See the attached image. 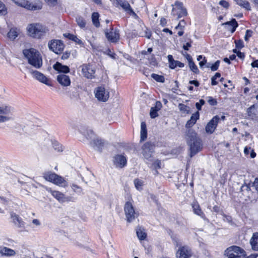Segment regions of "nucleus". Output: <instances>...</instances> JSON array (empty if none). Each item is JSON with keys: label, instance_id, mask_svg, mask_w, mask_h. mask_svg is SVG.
Masks as SVG:
<instances>
[{"label": "nucleus", "instance_id": "nucleus-1", "mask_svg": "<svg viewBox=\"0 0 258 258\" xmlns=\"http://www.w3.org/2000/svg\"><path fill=\"white\" fill-rule=\"evenodd\" d=\"M30 36L35 39H41L49 33L48 28L40 23L29 24L27 28Z\"/></svg>", "mask_w": 258, "mask_h": 258}, {"label": "nucleus", "instance_id": "nucleus-2", "mask_svg": "<svg viewBox=\"0 0 258 258\" xmlns=\"http://www.w3.org/2000/svg\"><path fill=\"white\" fill-rule=\"evenodd\" d=\"M23 52L30 64L36 69H40L42 67V59L38 50L31 48L29 49H24Z\"/></svg>", "mask_w": 258, "mask_h": 258}, {"label": "nucleus", "instance_id": "nucleus-3", "mask_svg": "<svg viewBox=\"0 0 258 258\" xmlns=\"http://www.w3.org/2000/svg\"><path fill=\"white\" fill-rule=\"evenodd\" d=\"M43 177L47 181L57 185L66 187L67 183L64 178L51 171H47L43 173Z\"/></svg>", "mask_w": 258, "mask_h": 258}, {"label": "nucleus", "instance_id": "nucleus-4", "mask_svg": "<svg viewBox=\"0 0 258 258\" xmlns=\"http://www.w3.org/2000/svg\"><path fill=\"white\" fill-rule=\"evenodd\" d=\"M245 252L242 248L234 245L224 251L223 258H245Z\"/></svg>", "mask_w": 258, "mask_h": 258}, {"label": "nucleus", "instance_id": "nucleus-5", "mask_svg": "<svg viewBox=\"0 0 258 258\" xmlns=\"http://www.w3.org/2000/svg\"><path fill=\"white\" fill-rule=\"evenodd\" d=\"M14 108L9 105L0 106V123L5 122L14 119L13 112Z\"/></svg>", "mask_w": 258, "mask_h": 258}, {"label": "nucleus", "instance_id": "nucleus-6", "mask_svg": "<svg viewBox=\"0 0 258 258\" xmlns=\"http://www.w3.org/2000/svg\"><path fill=\"white\" fill-rule=\"evenodd\" d=\"M172 6L173 7L172 15L177 16L178 19L187 16L186 9L183 7L182 3L177 1L175 2L174 5Z\"/></svg>", "mask_w": 258, "mask_h": 258}, {"label": "nucleus", "instance_id": "nucleus-7", "mask_svg": "<svg viewBox=\"0 0 258 258\" xmlns=\"http://www.w3.org/2000/svg\"><path fill=\"white\" fill-rule=\"evenodd\" d=\"M155 147V144L151 142H147L142 146V154L146 160L151 161Z\"/></svg>", "mask_w": 258, "mask_h": 258}, {"label": "nucleus", "instance_id": "nucleus-8", "mask_svg": "<svg viewBox=\"0 0 258 258\" xmlns=\"http://www.w3.org/2000/svg\"><path fill=\"white\" fill-rule=\"evenodd\" d=\"M48 46L50 50L58 54L63 50L64 45L62 41L53 39L49 41Z\"/></svg>", "mask_w": 258, "mask_h": 258}, {"label": "nucleus", "instance_id": "nucleus-9", "mask_svg": "<svg viewBox=\"0 0 258 258\" xmlns=\"http://www.w3.org/2000/svg\"><path fill=\"white\" fill-rule=\"evenodd\" d=\"M104 33L107 40L112 43H116L119 40L120 35L118 29H106Z\"/></svg>", "mask_w": 258, "mask_h": 258}, {"label": "nucleus", "instance_id": "nucleus-10", "mask_svg": "<svg viewBox=\"0 0 258 258\" xmlns=\"http://www.w3.org/2000/svg\"><path fill=\"white\" fill-rule=\"evenodd\" d=\"M83 76L88 79H92L95 78V70L89 64H83L80 66Z\"/></svg>", "mask_w": 258, "mask_h": 258}, {"label": "nucleus", "instance_id": "nucleus-11", "mask_svg": "<svg viewBox=\"0 0 258 258\" xmlns=\"http://www.w3.org/2000/svg\"><path fill=\"white\" fill-rule=\"evenodd\" d=\"M124 211L128 222H131L135 219L136 213L131 203L127 202L125 204Z\"/></svg>", "mask_w": 258, "mask_h": 258}, {"label": "nucleus", "instance_id": "nucleus-12", "mask_svg": "<svg viewBox=\"0 0 258 258\" xmlns=\"http://www.w3.org/2000/svg\"><path fill=\"white\" fill-rule=\"evenodd\" d=\"M190 149V156L192 157L200 152L202 148V140L200 138L195 140L188 144Z\"/></svg>", "mask_w": 258, "mask_h": 258}, {"label": "nucleus", "instance_id": "nucleus-13", "mask_svg": "<svg viewBox=\"0 0 258 258\" xmlns=\"http://www.w3.org/2000/svg\"><path fill=\"white\" fill-rule=\"evenodd\" d=\"M29 72L35 79L39 82L45 84L48 86H51V84L49 83L48 78L41 73L37 71H34L32 69H29Z\"/></svg>", "mask_w": 258, "mask_h": 258}, {"label": "nucleus", "instance_id": "nucleus-14", "mask_svg": "<svg viewBox=\"0 0 258 258\" xmlns=\"http://www.w3.org/2000/svg\"><path fill=\"white\" fill-rule=\"evenodd\" d=\"M95 97L100 101L105 102L109 98V92L106 91L104 87L100 86L96 88Z\"/></svg>", "mask_w": 258, "mask_h": 258}, {"label": "nucleus", "instance_id": "nucleus-15", "mask_svg": "<svg viewBox=\"0 0 258 258\" xmlns=\"http://www.w3.org/2000/svg\"><path fill=\"white\" fill-rule=\"evenodd\" d=\"M191 255V250L187 246L180 247L176 252L177 258H189Z\"/></svg>", "mask_w": 258, "mask_h": 258}, {"label": "nucleus", "instance_id": "nucleus-16", "mask_svg": "<svg viewBox=\"0 0 258 258\" xmlns=\"http://www.w3.org/2000/svg\"><path fill=\"white\" fill-rule=\"evenodd\" d=\"M220 118L218 116L216 115L214 116L211 120L207 123L205 127V130L207 133L212 134L216 129Z\"/></svg>", "mask_w": 258, "mask_h": 258}, {"label": "nucleus", "instance_id": "nucleus-17", "mask_svg": "<svg viewBox=\"0 0 258 258\" xmlns=\"http://www.w3.org/2000/svg\"><path fill=\"white\" fill-rule=\"evenodd\" d=\"M15 3L17 4L18 6H20L22 7H24L29 10H40L42 8V6L41 4L39 5H33L30 3L28 1H26L25 0L21 1V2L14 1Z\"/></svg>", "mask_w": 258, "mask_h": 258}, {"label": "nucleus", "instance_id": "nucleus-18", "mask_svg": "<svg viewBox=\"0 0 258 258\" xmlns=\"http://www.w3.org/2000/svg\"><path fill=\"white\" fill-rule=\"evenodd\" d=\"M11 217L12 219L13 223L16 227L21 229V230L25 228V222L18 215L14 213H12L11 214Z\"/></svg>", "mask_w": 258, "mask_h": 258}, {"label": "nucleus", "instance_id": "nucleus-19", "mask_svg": "<svg viewBox=\"0 0 258 258\" xmlns=\"http://www.w3.org/2000/svg\"><path fill=\"white\" fill-rule=\"evenodd\" d=\"M90 145L95 150L101 152L104 146L105 142L103 140L96 137L93 141L90 142Z\"/></svg>", "mask_w": 258, "mask_h": 258}, {"label": "nucleus", "instance_id": "nucleus-20", "mask_svg": "<svg viewBox=\"0 0 258 258\" xmlns=\"http://www.w3.org/2000/svg\"><path fill=\"white\" fill-rule=\"evenodd\" d=\"M199 138H200L198 137L197 134L193 129L188 128L186 131L185 133V139L187 144Z\"/></svg>", "mask_w": 258, "mask_h": 258}, {"label": "nucleus", "instance_id": "nucleus-21", "mask_svg": "<svg viewBox=\"0 0 258 258\" xmlns=\"http://www.w3.org/2000/svg\"><path fill=\"white\" fill-rule=\"evenodd\" d=\"M16 252L15 250L4 246H0V255L1 256L12 257L15 256Z\"/></svg>", "mask_w": 258, "mask_h": 258}, {"label": "nucleus", "instance_id": "nucleus-22", "mask_svg": "<svg viewBox=\"0 0 258 258\" xmlns=\"http://www.w3.org/2000/svg\"><path fill=\"white\" fill-rule=\"evenodd\" d=\"M113 162L116 167L122 168L126 165V159L123 155H117L114 157Z\"/></svg>", "mask_w": 258, "mask_h": 258}, {"label": "nucleus", "instance_id": "nucleus-23", "mask_svg": "<svg viewBox=\"0 0 258 258\" xmlns=\"http://www.w3.org/2000/svg\"><path fill=\"white\" fill-rule=\"evenodd\" d=\"M57 81L63 86H69L71 84L70 77L64 74H60L57 77Z\"/></svg>", "mask_w": 258, "mask_h": 258}, {"label": "nucleus", "instance_id": "nucleus-24", "mask_svg": "<svg viewBox=\"0 0 258 258\" xmlns=\"http://www.w3.org/2000/svg\"><path fill=\"white\" fill-rule=\"evenodd\" d=\"M199 117L200 113L198 111L192 114L190 119L187 121L185 124V127L188 128V129L191 127L196 123L197 120L199 119Z\"/></svg>", "mask_w": 258, "mask_h": 258}, {"label": "nucleus", "instance_id": "nucleus-25", "mask_svg": "<svg viewBox=\"0 0 258 258\" xmlns=\"http://www.w3.org/2000/svg\"><path fill=\"white\" fill-rule=\"evenodd\" d=\"M142 29L141 31H140L139 33H137L136 35H138L139 37H145L148 39H150L152 36V32L149 30L144 25L143 26L141 25Z\"/></svg>", "mask_w": 258, "mask_h": 258}, {"label": "nucleus", "instance_id": "nucleus-26", "mask_svg": "<svg viewBox=\"0 0 258 258\" xmlns=\"http://www.w3.org/2000/svg\"><path fill=\"white\" fill-rule=\"evenodd\" d=\"M53 69L59 73H68L70 68L67 66L62 65L61 63L56 62L53 66Z\"/></svg>", "mask_w": 258, "mask_h": 258}, {"label": "nucleus", "instance_id": "nucleus-27", "mask_svg": "<svg viewBox=\"0 0 258 258\" xmlns=\"http://www.w3.org/2000/svg\"><path fill=\"white\" fill-rule=\"evenodd\" d=\"M47 190L59 202L62 203L64 194L59 191L52 190L50 188H47Z\"/></svg>", "mask_w": 258, "mask_h": 258}, {"label": "nucleus", "instance_id": "nucleus-28", "mask_svg": "<svg viewBox=\"0 0 258 258\" xmlns=\"http://www.w3.org/2000/svg\"><path fill=\"white\" fill-rule=\"evenodd\" d=\"M161 103L160 102H156V106L152 107L150 110V116L152 118H155L158 116V111L160 109Z\"/></svg>", "mask_w": 258, "mask_h": 258}, {"label": "nucleus", "instance_id": "nucleus-29", "mask_svg": "<svg viewBox=\"0 0 258 258\" xmlns=\"http://www.w3.org/2000/svg\"><path fill=\"white\" fill-rule=\"evenodd\" d=\"M250 243L253 250H258V232L253 234L250 240Z\"/></svg>", "mask_w": 258, "mask_h": 258}, {"label": "nucleus", "instance_id": "nucleus-30", "mask_svg": "<svg viewBox=\"0 0 258 258\" xmlns=\"http://www.w3.org/2000/svg\"><path fill=\"white\" fill-rule=\"evenodd\" d=\"M20 30L16 28H11L8 33V38L12 41H14L19 35Z\"/></svg>", "mask_w": 258, "mask_h": 258}, {"label": "nucleus", "instance_id": "nucleus-31", "mask_svg": "<svg viewBox=\"0 0 258 258\" xmlns=\"http://www.w3.org/2000/svg\"><path fill=\"white\" fill-rule=\"evenodd\" d=\"M83 135L90 142L93 141L97 137L93 131L90 129L85 130L83 133Z\"/></svg>", "mask_w": 258, "mask_h": 258}, {"label": "nucleus", "instance_id": "nucleus-32", "mask_svg": "<svg viewBox=\"0 0 258 258\" xmlns=\"http://www.w3.org/2000/svg\"><path fill=\"white\" fill-rule=\"evenodd\" d=\"M141 141H144L147 137L146 124L145 122H142L141 124Z\"/></svg>", "mask_w": 258, "mask_h": 258}, {"label": "nucleus", "instance_id": "nucleus-33", "mask_svg": "<svg viewBox=\"0 0 258 258\" xmlns=\"http://www.w3.org/2000/svg\"><path fill=\"white\" fill-rule=\"evenodd\" d=\"M63 36L68 38L70 40H71L74 42H75L76 43L80 44V45H83V43L82 40H81L80 39H79L77 36L74 35L73 34H70V33H64L63 34Z\"/></svg>", "mask_w": 258, "mask_h": 258}, {"label": "nucleus", "instance_id": "nucleus-34", "mask_svg": "<svg viewBox=\"0 0 258 258\" xmlns=\"http://www.w3.org/2000/svg\"><path fill=\"white\" fill-rule=\"evenodd\" d=\"M236 4L244 8L247 11L251 10V7L249 2L246 0H234Z\"/></svg>", "mask_w": 258, "mask_h": 258}, {"label": "nucleus", "instance_id": "nucleus-35", "mask_svg": "<svg viewBox=\"0 0 258 258\" xmlns=\"http://www.w3.org/2000/svg\"><path fill=\"white\" fill-rule=\"evenodd\" d=\"M99 14L97 12H93L92 14L91 19L93 24L96 27H99L100 26V22L99 21Z\"/></svg>", "mask_w": 258, "mask_h": 258}, {"label": "nucleus", "instance_id": "nucleus-36", "mask_svg": "<svg viewBox=\"0 0 258 258\" xmlns=\"http://www.w3.org/2000/svg\"><path fill=\"white\" fill-rule=\"evenodd\" d=\"M136 233L138 237L141 240H144L147 236L144 229H142L141 227H139L137 229Z\"/></svg>", "mask_w": 258, "mask_h": 258}, {"label": "nucleus", "instance_id": "nucleus-37", "mask_svg": "<svg viewBox=\"0 0 258 258\" xmlns=\"http://www.w3.org/2000/svg\"><path fill=\"white\" fill-rule=\"evenodd\" d=\"M223 25L232 26V28L231 30L232 33H233L235 31L236 28L238 26V23L235 19H232L230 21L224 23Z\"/></svg>", "mask_w": 258, "mask_h": 258}, {"label": "nucleus", "instance_id": "nucleus-38", "mask_svg": "<svg viewBox=\"0 0 258 258\" xmlns=\"http://www.w3.org/2000/svg\"><path fill=\"white\" fill-rule=\"evenodd\" d=\"M76 21L78 24V25L81 28H84L86 25V20L82 16H78L76 17Z\"/></svg>", "mask_w": 258, "mask_h": 258}, {"label": "nucleus", "instance_id": "nucleus-39", "mask_svg": "<svg viewBox=\"0 0 258 258\" xmlns=\"http://www.w3.org/2000/svg\"><path fill=\"white\" fill-rule=\"evenodd\" d=\"M192 208L194 211V213L202 217H204V214L202 211L201 209H200V206L198 204H195L192 205Z\"/></svg>", "mask_w": 258, "mask_h": 258}, {"label": "nucleus", "instance_id": "nucleus-40", "mask_svg": "<svg viewBox=\"0 0 258 258\" xmlns=\"http://www.w3.org/2000/svg\"><path fill=\"white\" fill-rule=\"evenodd\" d=\"M246 112L249 117H253L256 115L255 111V105H252L247 109Z\"/></svg>", "mask_w": 258, "mask_h": 258}, {"label": "nucleus", "instance_id": "nucleus-41", "mask_svg": "<svg viewBox=\"0 0 258 258\" xmlns=\"http://www.w3.org/2000/svg\"><path fill=\"white\" fill-rule=\"evenodd\" d=\"M151 77L158 82L164 83L165 82V78L163 76L156 74H152L151 75Z\"/></svg>", "mask_w": 258, "mask_h": 258}, {"label": "nucleus", "instance_id": "nucleus-42", "mask_svg": "<svg viewBox=\"0 0 258 258\" xmlns=\"http://www.w3.org/2000/svg\"><path fill=\"white\" fill-rule=\"evenodd\" d=\"M170 66H169V67L171 69H174L176 67H178L179 68H183L184 66V63L178 61V60H175L173 61Z\"/></svg>", "mask_w": 258, "mask_h": 258}, {"label": "nucleus", "instance_id": "nucleus-43", "mask_svg": "<svg viewBox=\"0 0 258 258\" xmlns=\"http://www.w3.org/2000/svg\"><path fill=\"white\" fill-rule=\"evenodd\" d=\"M52 147L55 151L57 152H62L63 151L62 146L57 141H52Z\"/></svg>", "mask_w": 258, "mask_h": 258}, {"label": "nucleus", "instance_id": "nucleus-44", "mask_svg": "<svg viewBox=\"0 0 258 258\" xmlns=\"http://www.w3.org/2000/svg\"><path fill=\"white\" fill-rule=\"evenodd\" d=\"M7 13V8L5 5L0 0V15L5 16Z\"/></svg>", "mask_w": 258, "mask_h": 258}, {"label": "nucleus", "instance_id": "nucleus-45", "mask_svg": "<svg viewBox=\"0 0 258 258\" xmlns=\"http://www.w3.org/2000/svg\"><path fill=\"white\" fill-rule=\"evenodd\" d=\"M178 108L180 111L181 112L186 113L187 114L189 113V107L183 104H179Z\"/></svg>", "mask_w": 258, "mask_h": 258}, {"label": "nucleus", "instance_id": "nucleus-46", "mask_svg": "<svg viewBox=\"0 0 258 258\" xmlns=\"http://www.w3.org/2000/svg\"><path fill=\"white\" fill-rule=\"evenodd\" d=\"M220 60H217L210 67V63H208L206 66L207 68H211V70L212 71H216L218 70L220 65Z\"/></svg>", "mask_w": 258, "mask_h": 258}, {"label": "nucleus", "instance_id": "nucleus-47", "mask_svg": "<svg viewBox=\"0 0 258 258\" xmlns=\"http://www.w3.org/2000/svg\"><path fill=\"white\" fill-rule=\"evenodd\" d=\"M120 6L126 11H131V12L132 13H134L133 10L131 9V6L130 5V4L126 2H122L121 4H120Z\"/></svg>", "mask_w": 258, "mask_h": 258}, {"label": "nucleus", "instance_id": "nucleus-48", "mask_svg": "<svg viewBox=\"0 0 258 258\" xmlns=\"http://www.w3.org/2000/svg\"><path fill=\"white\" fill-rule=\"evenodd\" d=\"M134 184L136 188L140 190L142 188V186L143 185V181L138 178H136L134 180Z\"/></svg>", "mask_w": 258, "mask_h": 258}, {"label": "nucleus", "instance_id": "nucleus-49", "mask_svg": "<svg viewBox=\"0 0 258 258\" xmlns=\"http://www.w3.org/2000/svg\"><path fill=\"white\" fill-rule=\"evenodd\" d=\"M71 187H72V189L73 190V191L74 192L77 193L78 194L82 193V191H83L82 188L80 186H78V185L75 184H73L71 185Z\"/></svg>", "mask_w": 258, "mask_h": 258}, {"label": "nucleus", "instance_id": "nucleus-50", "mask_svg": "<svg viewBox=\"0 0 258 258\" xmlns=\"http://www.w3.org/2000/svg\"><path fill=\"white\" fill-rule=\"evenodd\" d=\"M188 64H189V67L190 69V70L194 73H197L199 72V70L197 67V66L195 64V63H194V62L191 60V61H189V62H188Z\"/></svg>", "mask_w": 258, "mask_h": 258}, {"label": "nucleus", "instance_id": "nucleus-51", "mask_svg": "<svg viewBox=\"0 0 258 258\" xmlns=\"http://www.w3.org/2000/svg\"><path fill=\"white\" fill-rule=\"evenodd\" d=\"M207 101L209 103V104L212 106H215L217 104V101L216 99L213 98L211 96H209L207 97Z\"/></svg>", "mask_w": 258, "mask_h": 258}, {"label": "nucleus", "instance_id": "nucleus-52", "mask_svg": "<svg viewBox=\"0 0 258 258\" xmlns=\"http://www.w3.org/2000/svg\"><path fill=\"white\" fill-rule=\"evenodd\" d=\"M253 32L251 30H247L245 32L244 36V40L245 41H248L249 38L252 35Z\"/></svg>", "mask_w": 258, "mask_h": 258}, {"label": "nucleus", "instance_id": "nucleus-53", "mask_svg": "<svg viewBox=\"0 0 258 258\" xmlns=\"http://www.w3.org/2000/svg\"><path fill=\"white\" fill-rule=\"evenodd\" d=\"M235 44L236 48L237 49H241L244 47L243 41L241 39L235 41Z\"/></svg>", "mask_w": 258, "mask_h": 258}, {"label": "nucleus", "instance_id": "nucleus-54", "mask_svg": "<svg viewBox=\"0 0 258 258\" xmlns=\"http://www.w3.org/2000/svg\"><path fill=\"white\" fill-rule=\"evenodd\" d=\"M75 200H76V199L74 197H72V196H66L64 195L63 203L68 202H75Z\"/></svg>", "mask_w": 258, "mask_h": 258}, {"label": "nucleus", "instance_id": "nucleus-55", "mask_svg": "<svg viewBox=\"0 0 258 258\" xmlns=\"http://www.w3.org/2000/svg\"><path fill=\"white\" fill-rule=\"evenodd\" d=\"M219 4L226 9H228L229 7V3L225 0L220 1L219 3Z\"/></svg>", "mask_w": 258, "mask_h": 258}, {"label": "nucleus", "instance_id": "nucleus-56", "mask_svg": "<svg viewBox=\"0 0 258 258\" xmlns=\"http://www.w3.org/2000/svg\"><path fill=\"white\" fill-rule=\"evenodd\" d=\"M153 165L154 166V167H155V168L156 169L161 168V161L158 159L156 160L153 163Z\"/></svg>", "mask_w": 258, "mask_h": 258}, {"label": "nucleus", "instance_id": "nucleus-57", "mask_svg": "<svg viewBox=\"0 0 258 258\" xmlns=\"http://www.w3.org/2000/svg\"><path fill=\"white\" fill-rule=\"evenodd\" d=\"M148 59H149V63H150V64L153 65V66H155L156 64V63H157L156 60L155 56L153 54L151 55L150 56V57L148 58Z\"/></svg>", "mask_w": 258, "mask_h": 258}, {"label": "nucleus", "instance_id": "nucleus-58", "mask_svg": "<svg viewBox=\"0 0 258 258\" xmlns=\"http://www.w3.org/2000/svg\"><path fill=\"white\" fill-rule=\"evenodd\" d=\"M186 25V23L184 20H182L179 22L178 25L175 27L176 29H177L178 28L182 30L183 28L185 27Z\"/></svg>", "mask_w": 258, "mask_h": 258}, {"label": "nucleus", "instance_id": "nucleus-59", "mask_svg": "<svg viewBox=\"0 0 258 258\" xmlns=\"http://www.w3.org/2000/svg\"><path fill=\"white\" fill-rule=\"evenodd\" d=\"M70 54H71V53L70 51H65L61 55V59H68L70 57Z\"/></svg>", "mask_w": 258, "mask_h": 258}, {"label": "nucleus", "instance_id": "nucleus-60", "mask_svg": "<svg viewBox=\"0 0 258 258\" xmlns=\"http://www.w3.org/2000/svg\"><path fill=\"white\" fill-rule=\"evenodd\" d=\"M107 54L112 58L115 59V53L112 52L110 49H108L107 50Z\"/></svg>", "mask_w": 258, "mask_h": 258}, {"label": "nucleus", "instance_id": "nucleus-61", "mask_svg": "<svg viewBox=\"0 0 258 258\" xmlns=\"http://www.w3.org/2000/svg\"><path fill=\"white\" fill-rule=\"evenodd\" d=\"M207 63V59L204 57L203 60L199 62V66L201 68H203Z\"/></svg>", "mask_w": 258, "mask_h": 258}, {"label": "nucleus", "instance_id": "nucleus-62", "mask_svg": "<svg viewBox=\"0 0 258 258\" xmlns=\"http://www.w3.org/2000/svg\"><path fill=\"white\" fill-rule=\"evenodd\" d=\"M183 54L186 57V58L187 59V60H188V62H189V61H190L192 60V58L191 56H190V55H189L187 53L185 52L184 53H183Z\"/></svg>", "mask_w": 258, "mask_h": 258}, {"label": "nucleus", "instance_id": "nucleus-63", "mask_svg": "<svg viewBox=\"0 0 258 258\" xmlns=\"http://www.w3.org/2000/svg\"><path fill=\"white\" fill-rule=\"evenodd\" d=\"M251 66L252 68H258V59L253 61L251 63Z\"/></svg>", "mask_w": 258, "mask_h": 258}, {"label": "nucleus", "instance_id": "nucleus-64", "mask_svg": "<svg viewBox=\"0 0 258 258\" xmlns=\"http://www.w3.org/2000/svg\"><path fill=\"white\" fill-rule=\"evenodd\" d=\"M253 186L258 192V178H256L253 182Z\"/></svg>", "mask_w": 258, "mask_h": 258}]
</instances>
